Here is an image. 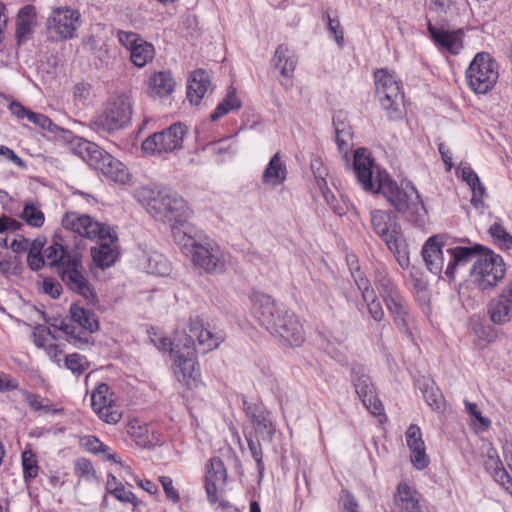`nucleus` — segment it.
<instances>
[{"label": "nucleus", "instance_id": "f257e3e1", "mask_svg": "<svg viewBox=\"0 0 512 512\" xmlns=\"http://www.w3.org/2000/svg\"><path fill=\"white\" fill-rule=\"evenodd\" d=\"M353 168L364 190L381 193L398 212L410 210L418 214L421 210H425L414 186L407 185L406 188H402L388 174L382 172H378L374 179L373 160L366 155L364 148L355 150Z\"/></svg>", "mask_w": 512, "mask_h": 512}, {"label": "nucleus", "instance_id": "f03ea898", "mask_svg": "<svg viewBox=\"0 0 512 512\" xmlns=\"http://www.w3.org/2000/svg\"><path fill=\"white\" fill-rule=\"evenodd\" d=\"M253 314L274 337L289 346H300L305 333L298 317L266 294L253 298Z\"/></svg>", "mask_w": 512, "mask_h": 512}, {"label": "nucleus", "instance_id": "7ed1b4c3", "mask_svg": "<svg viewBox=\"0 0 512 512\" xmlns=\"http://www.w3.org/2000/svg\"><path fill=\"white\" fill-rule=\"evenodd\" d=\"M136 197L157 221L183 225L190 216L186 202L176 192L142 187L137 191Z\"/></svg>", "mask_w": 512, "mask_h": 512}, {"label": "nucleus", "instance_id": "20e7f679", "mask_svg": "<svg viewBox=\"0 0 512 512\" xmlns=\"http://www.w3.org/2000/svg\"><path fill=\"white\" fill-rule=\"evenodd\" d=\"M370 221L373 231L395 255L402 268L409 266L407 246L397 216L392 211L372 210Z\"/></svg>", "mask_w": 512, "mask_h": 512}, {"label": "nucleus", "instance_id": "39448f33", "mask_svg": "<svg viewBox=\"0 0 512 512\" xmlns=\"http://www.w3.org/2000/svg\"><path fill=\"white\" fill-rule=\"evenodd\" d=\"M374 283L387 309L392 314L397 327L407 336H410V328L414 318L409 312L407 302L398 291L386 270L382 268L375 270Z\"/></svg>", "mask_w": 512, "mask_h": 512}, {"label": "nucleus", "instance_id": "423d86ee", "mask_svg": "<svg viewBox=\"0 0 512 512\" xmlns=\"http://www.w3.org/2000/svg\"><path fill=\"white\" fill-rule=\"evenodd\" d=\"M132 117V104L125 93L113 94L104 109L92 118L89 126L96 132L113 133L125 128Z\"/></svg>", "mask_w": 512, "mask_h": 512}, {"label": "nucleus", "instance_id": "0eeeda50", "mask_svg": "<svg viewBox=\"0 0 512 512\" xmlns=\"http://www.w3.org/2000/svg\"><path fill=\"white\" fill-rule=\"evenodd\" d=\"M187 341H174L170 339L162 340L163 349L169 348L170 354L174 360V372L179 382L188 388L196 386L200 380V370L196 362L197 348L190 345Z\"/></svg>", "mask_w": 512, "mask_h": 512}, {"label": "nucleus", "instance_id": "6e6552de", "mask_svg": "<svg viewBox=\"0 0 512 512\" xmlns=\"http://www.w3.org/2000/svg\"><path fill=\"white\" fill-rule=\"evenodd\" d=\"M71 320L79 325L78 330L74 325L61 320L59 324H53L54 327L62 330L67 335V340L77 348L91 343V333L99 329V323L95 314L78 304H72L69 309Z\"/></svg>", "mask_w": 512, "mask_h": 512}, {"label": "nucleus", "instance_id": "1a4fd4ad", "mask_svg": "<svg viewBox=\"0 0 512 512\" xmlns=\"http://www.w3.org/2000/svg\"><path fill=\"white\" fill-rule=\"evenodd\" d=\"M62 282L72 292L79 294L87 300H93L95 293L83 266V255L80 251L68 256L57 271Z\"/></svg>", "mask_w": 512, "mask_h": 512}, {"label": "nucleus", "instance_id": "9d476101", "mask_svg": "<svg viewBox=\"0 0 512 512\" xmlns=\"http://www.w3.org/2000/svg\"><path fill=\"white\" fill-rule=\"evenodd\" d=\"M466 78L469 87L475 93H487L498 79L495 60L488 53H477L466 71Z\"/></svg>", "mask_w": 512, "mask_h": 512}, {"label": "nucleus", "instance_id": "9b49d317", "mask_svg": "<svg viewBox=\"0 0 512 512\" xmlns=\"http://www.w3.org/2000/svg\"><path fill=\"white\" fill-rule=\"evenodd\" d=\"M504 275L505 264L502 257L484 248L471 269L474 283L484 290L495 286Z\"/></svg>", "mask_w": 512, "mask_h": 512}, {"label": "nucleus", "instance_id": "f8f14e48", "mask_svg": "<svg viewBox=\"0 0 512 512\" xmlns=\"http://www.w3.org/2000/svg\"><path fill=\"white\" fill-rule=\"evenodd\" d=\"M187 128L182 123H174L163 131L153 133L142 143L141 148L146 154L160 155L170 153L183 147Z\"/></svg>", "mask_w": 512, "mask_h": 512}, {"label": "nucleus", "instance_id": "ddd939ff", "mask_svg": "<svg viewBox=\"0 0 512 512\" xmlns=\"http://www.w3.org/2000/svg\"><path fill=\"white\" fill-rule=\"evenodd\" d=\"M85 145L91 166L116 183L126 184L130 180L129 170L122 162L93 143L86 142Z\"/></svg>", "mask_w": 512, "mask_h": 512}, {"label": "nucleus", "instance_id": "4468645a", "mask_svg": "<svg viewBox=\"0 0 512 512\" xmlns=\"http://www.w3.org/2000/svg\"><path fill=\"white\" fill-rule=\"evenodd\" d=\"M80 25V12L68 7L54 9L46 22L49 36L56 41L73 38Z\"/></svg>", "mask_w": 512, "mask_h": 512}, {"label": "nucleus", "instance_id": "2eb2a0df", "mask_svg": "<svg viewBox=\"0 0 512 512\" xmlns=\"http://www.w3.org/2000/svg\"><path fill=\"white\" fill-rule=\"evenodd\" d=\"M62 226L89 239H109V241L115 239V233L111 232L110 227H106L88 215L66 213L62 219Z\"/></svg>", "mask_w": 512, "mask_h": 512}, {"label": "nucleus", "instance_id": "dca6fc26", "mask_svg": "<svg viewBox=\"0 0 512 512\" xmlns=\"http://www.w3.org/2000/svg\"><path fill=\"white\" fill-rule=\"evenodd\" d=\"M189 339L190 345L196 348L195 340L199 352L207 353L216 349L225 339L222 332H212L204 327L203 321L199 318L192 319L188 325V333L183 332L174 337V341L186 342Z\"/></svg>", "mask_w": 512, "mask_h": 512}, {"label": "nucleus", "instance_id": "f3484780", "mask_svg": "<svg viewBox=\"0 0 512 512\" xmlns=\"http://www.w3.org/2000/svg\"><path fill=\"white\" fill-rule=\"evenodd\" d=\"M193 265L208 274H220L225 270V261L219 246L204 238L190 254Z\"/></svg>", "mask_w": 512, "mask_h": 512}, {"label": "nucleus", "instance_id": "a211bd4d", "mask_svg": "<svg viewBox=\"0 0 512 512\" xmlns=\"http://www.w3.org/2000/svg\"><path fill=\"white\" fill-rule=\"evenodd\" d=\"M352 381L355 391L362 400L364 406L371 412V414L379 417L380 423L385 422L387 418L384 414L382 402L378 399L369 376L363 372L361 367H354L352 369Z\"/></svg>", "mask_w": 512, "mask_h": 512}, {"label": "nucleus", "instance_id": "6ab92c4d", "mask_svg": "<svg viewBox=\"0 0 512 512\" xmlns=\"http://www.w3.org/2000/svg\"><path fill=\"white\" fill-rule=\"evenodd\" d=\"M91 405L99 418L108 424H116L122 417V411L116 405L113 393L105 383L99 384L92 392Z\"/></svg>", "mask_w": 512, "mask_h": 512}, {"label": "nucleus", "instance_id": "aec40b11", "mask_svg": "<svg viewBox=\"0 0 512 512\" xmlns=\"http://www.w3.org/2000/svg\"><path fill=\"white\" fill-rule=\"evenodd\" d=\"M273 66L279 70L283 77L280 84L286 90L293 86V74L297 65V57L288 46L280 44L275 51L272 59Z\"/></svg>", "mask_w": 512, "mask_h": 512}, {"label": "nucleus", "instance_id": "412c9836", "mask_svg": "<svg viewBox=\"0 0 512 512\" xmlns=\"http://www.w3.org/2000/svg\"><path fill=\"white\" fill-rule=\"evenodd\" d=\"M421 494L405 482L397 486L394 494V512H425Z\"/></svg>", "mask_w": 512, "mask_h": 512}, {"label": "nucleus", "instance_id": "4be33fe9", "mask_svg": "<svg viewBox=\"0 0 512 512\" xmlns=\"http://www.w3.org/2000/svg\"><path fill=\"white\" fill-rule=\"evenodd\" d=\"M226 479L227 471L223 461L218 457L210 459L205 481V490L210 503L215 504L218 501V488L226 483Z\"/></svg>", "mask_w": 512, "mask_h": 512}, {"label": "nucleus", "instance_id": "5701e85b", "mask_svg": "<svg viewBox=\"0 0 512 512\" xmlns=\"http://www.w3.org/2000/svg\"><path fill=\"white\" fill-rule=\"evenodd\" d=\"M406 442L411 451L410 457L413 466L419 470L426 468L429 463V458L425 451L421 430L417 425L411 424L407 429Z\"/></svg>", "mask_w": 512, "mask_h": 512}, {"label": "nucleus", "instance_id": "b1692460", "mask_svg": "<svg viewBox=\"0 0 512 512\" xmlns=\"http://www.w3.org/2000/svg\"><path fill=\"white\" fill-rule=\"evenodd\" d=\"M382 108L387 112L390 120L401 119L404 115V94L400 84L384 90V93H376Z\"/></svg>", "mask_w": 512, "mask_h": 512}, {"label": "nucleus", "instance_id": "393cba45", "mask_svg": "<svg viewBox=\"0 0 512 512\" xmlns=\"http://www.w3.org/2000/svg\"><path fill=\"white\" fill-rule=\"evenodd\" d=\"M484 247L475 245L474 247L457 246L446 250L448 261L445 269V274L452 277L456 267L465 265L472 260H476L478 255L482 253Z\"/></svg>", "mask_w": 512, "mask_h": 512}, {"label": "nucleus", "instance_id": "a878e982", "mask_svg": "<svg viewBox=\"0 0 512 512\" xmlns=\"http://www.w3.org/2000/svg\"><path fill=\"white\" fill-rule=\"evenodd\" d=\"M440 240V236H432L427 240L422 249V256L426 266L434 274L441 273L445 266L442 242Z\"/></svg>", "mask_w": 512, "mask_h": 512}, {"label": "nucleus", "instance_id": "bb28decb", "mask_svg": "<svg viewBox=\"0 0 512 512\" xmlns=\"http://www.w3.org/2000/svg\"><path fill=\"white\" fill-rule=\"evenodd\" d=\"M99 245L91 248V256L95 264L104 269L112 266L119 255L117 249L118 237L115 234V239L109 241V239H98Z\"/></svg>", "mask_w": 512, "mask_h": 512}, {"label": "nucleus", "instance_id": "cd10ccee", "mask_svg": "<svg viewBox=\"0 0 512 512\" xmlns=\"http://www.w3.org/2000/svg\"><path fill=\"white\" fill-rule=\"evenodd\" d=\"M211 86L208 73L204 70H196L191 73L187 86V98L193 105H198Z\"/></svg>", "mask_w": 512, "mask_h": 512}, {"label": "nucleus", "instance_id": "c85d7f7f", "mask_svg": "<svg viewBox=\"0 0 512 512\" xmlns=\"http://www.w3.org/2000/svg\"><path fill=\"white\" fill-rule=\"evenodd\" d=\"M512 307V288H507L503 294L492 300L489 306L490 319L495 324H504L510 321Z\"/></svg>", "mask_w": 512, "mask_h": 512}, {"label": "nucleus", "instance_id": "c756f323", "mask_svg": "<svg viewBox=\"0 0 512 512\" xmlns=\"http://www.w3.org/2000/svg\"><path fill=\"white\" fill-rule=\"evenodd\" d=\"M244 411L253 424L256 434H259L263 440H271L275 428L263 412L256 405L249 404L246 401H244Z\"/></svg>", "mask_w": 512, "mask_h": 512}, {"label": "nucleus", "instance_id": "7c9ffc66", "mask_svg": "<svg viewBox=\"0 0 512 512\" xmlns=\"http://www.w3.org/2000/svg\"><path fill=\"white\" fill-rule=\"evenodd\" d=\"M171 230L175 243L179 245L187 255H190L203 240L201 237L192 234V228L188 226L186 222L183 225H171Z\"/></svg>", "mask_w": 512, "mask_h": 512}, {"label": "nucleus", "instance_id": "2f4dec72", "mask_svg": "<svg viewBox=\"0 0 512 512\" xmlns=\"http://www.w3.org/2000/svg\"><path fill=\"white\" fill-rule=\"evenodd\" d=\"M428 31L436 44L444 47L451 53H457L462 47L461 36L463 33L460 29L453 32L439 30L429 21Z\"/></svg>", "mask_w": 512, "mask_h": 512}, {"label": "nucleus", "instance_id": "473e14b6", "mask_svg": "<svg viewBox=\"0 0 512 512\" xmlns=\"http://www.w3.org/2000/svg\"><path fill=\"white\" fill-rule=\"evenodd\" d=\"M35 22V8L26 5L19 10L16 21V38L18 43L25 42L32 33Z\"/></svg>", "mask_w": 512, "mask_h": 512}, {"label": "nucleus", "instance_id": "72a5a7b5", "mask_svg": "<svg viewBox=\"0 0 512 512\" xmlns=\"http://www.w3.org/2000/svg\"><path fill=\"white\" fill-rule=\"evenodd\" d=\"M286 174V165L281 160L279 153H276L264 170L262 180L263 183L275 187L285 181Z\"/></svg>", "mask_w": 512, "mask_h": 512}, {"label": "nucleus", "instance_id": "f704fd0d", "mask_svg": "<svg viewBox=\"0 0 512 512\" xmlns=\"http://www.w3.org/2000/svg\"><path fill=\"white\" fill-rule=\"evenodd\" d=\"M461 177L469 185L472 191L471 203L475 208H483L485 196V187L480 182L478 175L470 168H461Z\"/></svg>", "mask_w": 512, "mask_h": 512}, {"label": "nucleus", "instance_id": "c9c22d12", "mask_svg": "<svg viewBox=\"0 0 512 512\" xmlns=\"http://www.w3.org/2000/svg\"><path fill=\"white\" fill-rule=\"evenodd\" d=\"M77 249H69L67 246L62 245L58 241H54L53 244L48 246L44 251V259L49 261V264L58 271L61 268L62 263L66 262L68 256H72L76 253Z\"/></svg>", "mask_w": 512, "mask_h": 512}, {"label": "nucleus", "instance_id": "e433bc0d", "mask_svg": "<svg viewBox=\"0 0 512 512\" xmlns=\"http://www.w3.org/2000/svg\"><path fill=\"white\" fill-rule=\"evenodd\" d=\"M175 81L170 72L155 73L150 79L152 93L159 97L168 96L174 90Z\"/></svg>", "mask_w": 512, "mask_h": 512}, {"label": "nucleus", "instance_id": "4c0bfd02", "mask_svg": "<svg viewBox=\"0 0 512 512\" xmlns=\"http://www.w3.org/2000/svg\"><path fill=\"white\" fill-rule=\"evenodd\" d=\"M485 467L487 471L492 474L495 481L503 486L504 489L511 494V477L507 470L503 467L501 461L497 457L489 455L485 461Z\"/></svg>", "mask_w": 512, "mask_h": 512}, {"label": "nucleus", "instance_id": "58836bf2", "mask_svg": "<svg viewBox=\"0 0 512 512\" xmlns=\"http://www.w3.org/2000/svg\"><path fill=\"white\" fill-rule=\"evenodd\" d=\"M154 54L155 50L153 45L144 40H141L130 51V59L135 66L143 67L153 59Z\"/></svg>", "mask_w": 512, "mask_h": 512}, {"label": "nucleus", "instance_id": "ea45409f", "mask_svg": "<svg viewBox=\"0 0 512 512\" xmlns=\"http://www.w3.org/2000/svg\"><path fill=\"white\" fill-rule=\"evenodd\" d=\"M241 106V100L236 96L235 89H231L224 100L218 104L210 115V119L212 121H217L230 111L239 110Z\"/></svg>", "mask_w": 512, "mask_h": 512}, {"label": "nucleus", "instance_id": "a19ab883", "mask_svg": "<svg viewBox=\"0 0 512 512\" xmlns=\"http://www.w3.org/2000/svg\"><path fill=\"white\" fill-rule=\"evenodd\" d=\"M23 398L25 402L34 410L41 411L43 413H60L62 409H53L48 399H43L39 395L23 391Z\"/></svg>", "mask_w": 512, "mask_h": 512}, {"label": "nucleus", "instance_id": "79ce46f5", "mask_svg": "<svg viewBox=\"0 0 512 512\" xmlns=\"http://www.w3.org/2000/svg\"><path fill=\"white\" fill-rule=\"evenodd\" d=\"M333 124L335 127V139L338 148L341 152L345 154V157H347L349 150L348 139L351 136V132L349 130H346L345 124L343 121L339 120V116H335L333 118Z\"/></svg>", "mask_w": 512, "mask_h": 512}, {"label": "nucleus", "instance_id": "37998d69", "mask_svg": "<svg viewBox=\"0 0 512 512\" xmlns=\"http://www.w3.org/2000/svg\"><path fill=\"white\" fill-rule=\"evenodd\" d=\"M376 93H384V90L400 84L393 73L387 69H379L374 73Z\"/></svg>", "mask_w": 512, "mask_h": 512}, {"label": "nucleus", "instance_id": "c03bdc74", "mask_svg": "<svg viewBox=\"0 0 512 512\" xmlns=\"http://www.w3.org/2000/svg\"><path fill=\"white\" fill-rule=\"evenodd\" d=\"M127 432L140 447H147L151 443L148 428L146 426L138 423H131Z\"/></svg>", "mask_w": 512, "mask_h": 512}, {"label": "nucleus", "instance_id": "a18cd8bd", "mask_svg": "<svg viewBox=\"0 0 512 512\" xmlns=\"http://www.w3.org/2000/svg\"><path fill=\"white\" fill-rule=\"evenodd\" d=\"M147 269L149 273L159 276L167 275L170 271L166 258L156 253L149 257Z\"/></svg>", "mask_w": 512, "mask_h": 512}, {"label": "nucleus", "instance_id": "49530a36", "mask_svg": "<svg viewBox=\"0 0 512 512\" xmlns=\"http://www.w3.org/2000/svg\"><path fill=\"white\" fill-rule=\"evenodd\" d=\"M22 218L31 226L40 227L44 223V214L39 207L32 203L24 206Z\"/></svg>", "mask_w": 512, "mask_h": 512}, {"label": "nucleus", "instance_id": "de8ad7c7", "mask_svg": "<svg viewBox=\"0 0 512 512\" xmlns=\"http://www.w3.org/2000/svg\"><path fill=\"white\" fill-rule=\"evenodd\" d=\"M323 19L327 21L329 33L334 36L336 43L342 47L344 45V35L338 17H332L331 12L327 10L323 13Z\"/></svg>", "mask_w": 512, "mask_h": 512}, {"label": "nucleus", "instance_id": "09e8293b", "mask_svg": "<svg viewBox=\"0 0 512 512\" xmlns=\"http://www.w3.org/2000/svg\"><path fill=\"white\" fill-rule=\"evenodd\" d=\"M246 440H247L251 455L257 464L259 474L262 475V473L264 471V463H263V453H262L260 441L256 435L253 436L252 434L246 435Z\"/></svg>", "mask_w": 512, "mask_h": 512}, {"label": "nucleus", "instance_id": "8fccbe9b", "mask_svg": "<svg viewBox=\"0 0 512 512\" xmlns=\"http://www.w3.org/2000/svg\"><path fill=\"white\" fill-rule=\"evenodd\" d=\"M22 466L24 477L35 478L38 474V465L34 453L30 450H26L22 453Z\"/></svg>", "mask_w": 512, "mask_h": 512}, {"label": "nucleus", "instance_id": "3c124183", "mask_svg": "<svg viewBox=\"0 0 512 512\" xmlns=\"http://www.w3.org/2000/svg\"><path fill=\"white\" fill-rule=\"evenodd\" d=\"M86 364V358L77 353L67 355L65 358L66 367L78 375L83 373Z\"/></svg>", "mask_w": 512, "mask_h": 512}, {"label": "nucleus", "instance_id": "603ef678", "mask_svg": "<svg viewBox=\"0 0 512 512\" xmlns=\"http://www.w3.org/2000/svg\"><path fill=\"white\" fill-rule=\"evenodd\" d=\"M26 120L49 132H54L56 129V125L51 121L50 118L44 114L36 113L31 110Z\"/></svg>", "mask_w": 512, "mask_h": 512}, {"label": "nucleus", "instance_id": "864d4df0", "mask_svg": "<svg viewBox=\"0 0 512 512\" xmlns=\"http://www.w3.org/2000/svg\"><path fill=\"white\" fill-rule=\"evenodd\" d=\"M489 233L499 244L507 245L512 242V236L505 230L501 222H495L489 228Z\"/></svg>", "mask_w": 512, "mask_h": 512}, {"label": "nucleus", "instance_id": "5fc2aeb1", "mask_svg": "<svg viewBox=\"0 0 512 512\" xmlns=\"http://www.w3.org/2000/svg\"><path fill=\"white\" fill-rule=\"evenodd\" d=\"M356 285L362 293L363 299H370L375 294L374 289L371 288L369 280L359 270L353 274Z\"/></svg>", "mask_w": 512, "mask_h": 512}, {"label": "nucleus", "instance_id": "6e6d98bb", "mask_svg": "<svg viewBox=\"0 0 512 512\" xmlns=\"http://www.w3.org/2000/svg\"><path fill=\"white\" fill-rule=\"evenodd\" d=\"M367 303L368 311L370 316L377 322H380L384 318V310L381 303L374 294L370 299H363Z\"/></svg>", "mask_w": 512, "mask_h": 512}, {"label": "nucleus", "instance_id": "4d7b16f0", "mask_svg": "<svg viewBox=\"0 0 512 512\" xmlns=\"http://www.w3.org/2000/svg\"><path fill=\"white\" fill-rule=\"evenodd\" d=\"M51 336L53 339H55V335L52 334L51 330L43 325H38L34 328L33 331V337H34V343L39 348H45L46 347V341L47 338Z\"/></svg>", "mask_w": 512, "mask_h": 512}, {"label": "nucleus", "instance_id": "13d9d810", "mask_svg": "<svg viewBox=\"0 0 512 512\" xmlns=\"http://www.w3.org/2000/svg\"><path fill=\"white\" fill-rule=\"evenodd\" d=\"M92 87L89 83L80 82L74 86L73 95L75 100L86 104L91 98Z\"/></svg>", "mask_w": 512, "mask_h": 512}, {"label": "nucleus", "instance_id": "bf43d9fd", "mask_svg": "<svg viewBox=\"0 0 512 512\" xmlns=\"http://www.w3.org/2000/svg\"><path fill=\"white\" fill-rule=\"evenodd\" d=\"M465 407L466 411L476 419V421L480 424L483 430H486L490 427L491 421L488 418L482 416L481 412L478 410V407L475 403L465 401Z\"/></svg>", "mask_w": 512, "mask_h": 512}, {"label": "nucleus", "instance_id": "052dcab7", "mask_svg": "<svg viewBox=\"0 0 512 512\" xmlns=\"http://www.w3.org/2000/svg\"><path fill=\"white\" fill-rule=\"evenodd\" d=\"M118 40L123 46L131 51L132 48L135 47L143 39L137 33L119 31Z\"/></svg>", "mask_w": 512, "mask_h": 512}, {"label": "nucleus", "instance_id": "680f3d73", "mask_svg": "<svg viewBox=\"0 0 512 512\" xmlns=\"http://www.w3.org/2000/svg\"><path fill=\"white\" fill-rule=\"evenodd\" d=\"M159 481L167 498L172 502L177 503L180 500V495L179 492L173 487L172 479L168 476H161Z\"/></svg>", "mask_w": 512, "mask_h": 512}, {"label": "nucleus", "instance_id": "e2e57ef3", "mask_svg": "<svg viewBox=\"0 0 512 512\" xmlns=\"http://www.w3.org/2000/svg\"><path fill=\"white\" fill-rule=\"evenodd\" d=\"M110 493L124 503H134L137 500L136 496L131 491L126 490L121 483L114 487V489H110Z\"/></svg>", "mask_w": 512, "mask_h": 512}, {"label": "nucleus", "instance_id": "0e129e2a", "mask_svg": "<svg viewBox=\"0 0 512 512\" xmlns=\"http://www.w3.org/2000/svg\"><path fill=\"white\" fill-rule=\"evenodd\" d=\"M425 399L427 404L433 409V410H441L444 406V398L440 391L438 390H431L425 391Z\"/></svg>", "mask_w": 512, "mask_h": 512}, {"label": "nucleus", "instance_id": "69168bd1", "mask_svg": "<svg viewBox=\"0 0 512 512\" xmlns=\"http://www.w3.org/2000/svg\"><path fill=\"white\" fill-rule=\"evenodd\" d=\"M340 501L342 503L343 512H360L358 502L348 491H342Z\"/></svg>", "mask_w": 512, "mask_h": 512}, {"label": "nucleus", "instance_id": "338daca9", "mask_svg": "<svg viewBox=\"0 0 512 512\" xmlns=\"http://www.w3.org/2000/svg\"><path fill=\"white\" fill-rule=\"evenodd\" d=\"M43 292L52 298H58L62 293V286L53 278H45L43 281Z\"/></svg>", "mask_w": 512, "mask_h": 512}, {"label": "nucleus", "instance_id": "774afa93", "mask_svg": "<svg viewBox=\"0 0 512 512\" xmlns=\"http://www.w3.org/2000/svg\"><path fill=\"white\" fill-rule=\"evenodd\" d=\"M74 468L75 474L83 477H89L95 472L92 463L85 458L76 460Z\"/></svg>", "mask_w": 512, "mask_h": 512}]
</instances>
